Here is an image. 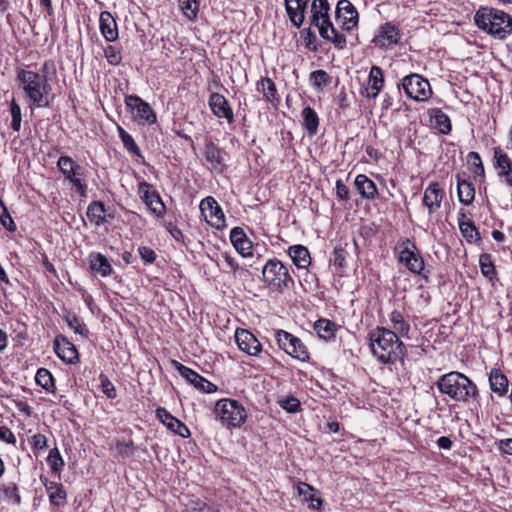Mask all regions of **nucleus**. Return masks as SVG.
Returning <instances> with one entry per match:
<instances>
[{
	"instance_id": "f257e3e1",
	"label": "nucleus",
	"mask_w": 512,
	"mask_h": 512,
	"mask_svg": "<svg viewBox=\"0 0 512 512\" xmlns=\"http://www.w3.org/2000/svg\"><path fill=\"white\" fill-rule=\"evenodd\" d=\"M370 348L374 356L383 363H394L399 357L405 355V346L396 335V332L376 327L369 333Z\"/></svg>"
},
{
	"instance_id": "f03ea898",
	"label": "nucleus",
	"mask_w": 512,
	"mask_h": 512,
	"mask_svg": "<svg viewBox=\"0 0 512 512\" xmlns=\"http://www.w3.org/2000/svg\"><path fill=\"white\" fill-rule=\"evenodd\" d=\"M435 384L442 394L457 402L469 403L470 400H476L479 396L476 384L469 377L457 371L441 375Z\"/></svg>"
},
{
	"instance_id": "7ed1b4c3",
	"label": "nucleus",
	"mask_w": 512,
	"mask_h": 512,
	"mask_svg": "<svg viewBox=\"0 0 512 512\" xmlns=\"http://www.w3.org/2000/svg\"><path fill=\"white\" fill-rule=\"evenodd\" d=\"M17 79L34 106L48 107L50 105L48 97L52 88L45 75H40V73L31 70L20 69L17 72Z\"/></svg>"
},
{
	"instance_id": "20e7f679",
	"label": "nucleus",
	"mask_w": 512,
	"mask_h": 512,
	"mask_svg": "<svg viewBox=\"0 0 512 512\" xmlns=\"http://www.w3.org/2000/svg\"><path fill=\"white\" fill-rule=\"evenodd\" d=\"M474 22L479 29L499 39H504L512 33L511 16L498 9L481 7L475 13Z\"/></svg>"
},
{
	"instance_id": "39448f33",
	"label": "nucleus",
	"mask_w": 512,
	"mask_h": 512,
	"mask_svg": "<svg viewBox=\"0 0 512 512\" xmlns=\"http://www.w3.org/2000/svg\"><path fill=\"white\" fill-rule=\"evenodd\" d=\"M263 280L279 292L294 286V279L288 268L278 259H270L262 269Z\"/></svg>"
},
{
	"instance_id": "423d86ee",
	"label": "nucleus",
	"mask_w": 512,
	"mask_h": 512,
	"mask_svg": "<svg viewBox=\"0 0 512 512\" xmlns=\"http://www.w3.org/2000/svg\"><path fill=\"white\" fill-rule=\"evenodd\" d=\"M214 412L227 427H240L246 421V411L242 404L233 399H220L215 404Z\"/></svg>"
},
{
	"instance_id": "0eeeda50",
	"label": "nucleus",
	"mask_w": 512,
	"mask_h": 512,
	"mask_svg": "<svg viewBox=\"0 0 512 512\" xmlns=\"http://www.w3.org/2000/svg\"><path fill=\"white\" fill-rule=\"evenodd\" d=\"M57 166L65 179L73 184L79 195L85 197L87 186L82 182L85 169L69 156H60L57 161Z\"/></svg>"
},
{
	"instance_id": "6e6552de",
	"label": "nucleus",
	"mask_w": 512,
	"mask_h": 512,
	"mask_svg": "<svg viewBox=\"0 0 512 512\" xmlns=\"http://www.w3.org/2000/svg\"><path fill=\"white\" fill-rule=\"evenodd\" d=\"M401 87L406 95L415 101H426L432 95L429 81L416 73L405 76L401 81Z\"/></svg>"
},
{
	"instance_id": "1a4fd4ad",
	"label": "nucleus",
	"mask_w": 512,
	"mask_h": 512,
	"mask_svg": "<svg viewBox=\"0 0 512 512\" xmlns=\"http://www.w3.org/2000/svg\"><path fill=\"white\" fill-rule=\"evenodd\" d=\"M125 104L132 113L133 119L141 125L153 124L156 122V115L150 105L139 96L128 95L125 97Z\"/></svg>"
},
{
	"instance_id": "9d476101",
	"label": "nucleus",
	"mask_w": 512,
	"mask_h": 512,
	"mask_svg": "<svg viewBox=\"0 0 512 512\" xmlns=\"http://www.w3.org/2000/svg\"><path fill=\"white\" fill-rule=\"evenodd\" d=\"M173 364L178 373L198 390L205 393H214L217 391V386L215 384L208 381L206 378L198 374L196 371L190 369L189 367L177 361H173Z\"/></svg>"
},
{
	"instance_id": "9b49d317",
	"label": "nucleus",
	"mask_w": 512,
	"mask_h": 512,
	"mask_svg": "<svg viewBox=\"0 0 512 512\" xmlns=\"http://www.w3.org/2000/svg\"><path fill=\"white\" fill-rule=\"evenodd\" d=\"M400 30L391 22H386L380 26L378 33L374 36L372 42L376 47L388 49L400 41Z\"/></svg>"
},
{
	"instance_id": "f8f14e48",
	"label": "nucleus",
	"mask_w": 512,
	"mask_h": 512,
	"mask_svg": "<svg viewBox=\"0 0 512 512\" xmlns=\"http://www.w3.org/2000/svg\"><path fill=\"white\" fill-rule=\"evenodd\" d=\"M200 210L210 225L216 228H221L225 225L224 213L213 197L208 196L203 199L200 203Z\"/></svg>"
},
{
	"instance_id": "ddd939ff",
	"label": "nucleus",
	"mask_w": 512,
	"mask_h": 512,
	"mask_svg": "<svg viewBox=\"0 0 512 512\" xmlns=\"http://www.w3.org/2000/svg\"><path fill=\"white\" fill-rule=\"evenodd\" d=\"M139 193L146 204V206L156 216L161 217L165 213V205L159 195V193L153 189V186L147 182H141L139 184Z\"/></svg>"
},
{
	"instance_id": "4468645a",
	"label": "nucleus",
	"mask_w": 512,
	"mask_h": 512,
	"mask_svg": "<svg viewBox=\"0 0 512 512\" xmlns=\"http://www.w3.org/2000/svg\"><path fill=\"white\" fill-rule=\"evenodd\" d=\"M336 18L342 20V28L352 30L358 24V12L349 0H340L336 7Z\"/></svg>"
},
{
	"instance_id": "2eb2a0df",
	"label": "nucleus",
	"mask_w": 512,
	"mask_h": 512,
	"mask_svg": "<svg viewBox=\"0 0 512 512\" xmlns=\"http://www.w3.org/2000/svg\"><path fill=\"white\" fill-rule=\"evenodd\" d=\"M235 341L239 349L250 356H257L262 351L259 340L246 329L238 328L236 330Z\"/></svg>"
},
{
	"instance_id": "dca6fc26",
	"label": "nucleus",
	"mask_w": 512,
	"mask_h": 512,
	"mask_svg": "<svg viewBox=\"0 0 512 512\" xmlns=\"http://www.w3.org/2000/svg\"><path fill=\"white\" fill-rule=\"evenodd\" d=\"M156 416L164 426H166L170 431L174 432L175 434L183 438H187L190 436V431L187 428V426L182 421L174 417L164 407H158L156 409Z\"/></svg>"
},
{
	"instance_id": "f3484780",
	"label": "nucleus",
	"mask_w": 512,
	"mask_h": 512,
	"mask_svg": "<svg viewBox=\"0 0 512 512\" xmlns=\"http://www.w3.org/2000/svg\"><path fill=\"white\" fill-rule=\"evenodd\" d=\"M384 75L379 66L373 65L370 69L367 87L361 90V95L366 98H376L384 87Z\"/></svg>"
},
{
	"instance_id": "a211bd4d",
	"label": "nucleus",
	"mask_w": 512,
	"mask_h": 512,
	"mask_svg": "<svg viewBox=\"0 0 512 512\" xmlns=\"http://www.w3.org/2000/svg\"><path fill=\"white\" fill-rule=\"evenodd\" d=\"M54 350L58 357L66 363L74 364L79 360V354L75 345L64 336H57L55 338Z\"/></svg>"
},
{
	"instance_id": "6ab92c4d",
	"label": "nucleus",
	"mask_w": 512,
	"mask_h": 512,
	"mask_svg": "<svg viewBox=\"0 0 512 512\" xmlns=\"http://www.w3.org/2000/svg\"><path fill=\"white\" fill-rule=\"evenodd\" d=\"M329 10L330 6L328 0H313L310 9V25L319 29L321 25L327 26L330 24Z\"/></svg>"
},
{
	"instance_id": "aec40b11",
	"label": "nucleus",
	"mask_w": 512,
	"mask_h": 512,
	"mask_svg": "<svg viewBox=\"0 0 512 512\" xmlns=\"http://www.w3.org/2000/svg\"><path fill=\"white\" fill-rule=\"evenodd\" d=\"M208 103L211 111L216 117L225 118L229 123L233 121V111L223 95L219 93H212L209 97Z\"/></svg>"
},
{
	"instance_id": "412c9836",
	"label": "nucleus",
	"mask_w": 512,
	"mask_h": 512,
	"mask_svg": "<svg viewBox=\"0 0 512 512\" xmlns=\"http://www.w3.org/2000/svg\"><path fill=\"white\" fill-rule=\"evenodd\" d=\"M46 488L50 503L56 507H63L67 503V493L61 483L49 481L46 477H40Z\"/></svg>"
},
{
	"instance_id": "4be33fe9",
	"label": "nucleus",
	"mask_w": 512,
	"mask_h": 512,
	"mask_svg": "<svg viewBox=\"0 0 512 512\" xmlns=\"http://www.w3.org/2000/svg\"><path fill=\"white\" fill-rule=\"evenodd\" d=\"M310 0H285L286 11L290 21L300 28L305 20V11Z\"/></svg>"
},
{
	"instance_id": "5701e85b",
	"label": "nucleus",
	"mask_w": 512,
	"mask_h": 512,
	"mask_svg": "<svg viewBox=\"0 0 512 512\" xmlns=\"http://www.w3.org/2000/svg\"><path fill=\"white\" fill-rule=\"evenodd\" d=\"M444 196L443 190L439 187L437 182H432L425 189L423 195V204L428 208L429 213L434 212L440 208Z\"/></svg>"
},
{
	"instance_id": "b1692460",
	"label": "nucleus",
	"mask_w": 512,
	"mask_h": 512,
	"mask_svg": "<svg viewBox=\"0 0 512 512\" xmlns=\"http://www.w3.org/2000/svg\"><path fill=\"white\" fill-rule=\"evenodd\" d=\"M204 157L212 170H219L225 166L223 151L211 140L205 142Z\"/></svg>"
},
{
	"instance_id": "393cba45",
	"label": "nucleus",
	"mask_w": 512,
	"mask_h": 512,
	"mask_svg": "<svg viewBox=\"0 0 512 512\" xmlns=\"http://www.w3.org/2000/svg\"><path fill=\"white\" fill-rule=\"evenodd\" d=\"M230 241L235 249L244 257L251 254L252 242L240 227H234L230 232Z\"/></svg>"
},
{
	"instance_id": "a878e982",
	"label": "nucleus",
	"mask_w": 512,
	"mask_h": 512,
	"mask_svg": "<svg viewBox=\"0 0 512 512\" xmlns=\"http://www.w3.org/2000/svg\"><path fill=\"white\" fill-rule=\"evenodd\" d=\"M399 260L401 263H404L412 273L421 274L424 270L422 257L407 247L400 251Z\"/></svg>"
},
{
	"instance_id": "bb28decb",
	"label": "nucleus",
	"mask_w": 512,
	"mask_h": 512,
	"mask_svg": "<svg viewBox=\"0 0 512 512\" xmlns=\"http://www.w3.org/2000/svg\"><path fill=\"white\" fill-rule=\"evenodd\" d=\"M319 34L324 40L332 42L335 48L339 50L346 47L347 40L345 35L339 33L333 26L332 22L327 26L321 25V27H319Z\"/></svg>"
},
{
	"instance_id": "cd10ccee",
	"label": "nucleus",
	"mask_w": 512,
	"mask_h": 512,
	"mask_svg": "<svg viewBox=\"0 0 512 512\" xmlns=\"http://www.w3.org/2000/svg\"><path fill=\"white\" fill-rule=\"evenodd\" d=\"M354 184L362 198L374 200L378 194L375 183L364 174L356 176Z\"/></svg>"
},
{
	"instance_id": "c85d7f7f",
	"label": "nucleus",
	"mask_w": 512,
	"mask_h": 512,
	"mask_svg": "<svg viewBox=\"0 0 512 512\" xmlns=\"http://www.w3.org/2000/svg\"><path fill=\"white\" fill-rule=\"evenodd\" d=\"M100 30L108 42H113L118 38L117 23L107 11L100 15Z\"/></svg>"
},
{
	"instance_id": "c756f323",
	"label": "nucleus",
	"mask_w": 512,
	"mask_h": 512,
	"mask_svg": "<svg viewBox=\"0 0 512 512\" xmlns=\"http://www.w3.org/2000/svg\"><path fill=\"white\" fill-rule=\"evenodd\" d=\"M489 383L491 390L499 396L505 395L508 391L509 381L500 369H491Z\"/></svg>"
},
{
	"instance_id": "7c9ffc66",
	"label": "nucleus",
	"mask_w": 512,
	"mask_h": 512,
	"mask_svg": "<svg viewBox=\"0 0 512 512\" xmlns=\"http://www.w3.org/2000/svg\"><path fill=\"white\" fill-rule=\"evenodd\" d=\"M292 262L298 268H307L311 263L309 250L303 245H293L288 249Z\"/></svg>"
},
{
	"instance_id": "2f4dec72",
	"label": "nucleus",
	"mask_w": 512,
	"mask_h": 512,
	"mask_svg": "<svg viewBox=\"0 0 512 512\" xmlns=\"http://www.w3.org/2000/svg\"><path fill=\"white\" fill-rule=\"evenodd\" d=\"M457 194L459 201L464 205H470L475 197V189L471 182L457 175Z\"/></svg>"
},
{
	"instance_id": "473e14b6",
	"label": "nucleus",
	"mask_w": 512,
	"mask_h": 512,
	"mask_svg": "<svg viewBox=\"0 0 512 512\" xmlns=\"http://www.w3.org/2000/svg\"><path fill=\"white\" fill-rule=\"evenodd\" d=\"M339 326L326 318H321L314 323V330L321 339L329 341L335 337Z\"/></svg>"
},
{
	"instance_id": "72a5a7b5",
	"label": "nucleus",
	"mask_w": 512,
	"mask_h": 512,
	"mask_svg": "<svg viewBox=\"0 0 512 512\" xmlns=\"http://www.w3.org/2000/svg\"><path fill=\"white\" fill-rule=\"evenodd\" d=\"M90 268L102 277L111 275L113 269L108 259L101 253H92L89 257Z\"/></svg>"
},
{
	"instance_id": "f704fd0d",
	"label": "nucleus",
	"mask_w": 512,
	"mask_h": 512,
	"mask_svg": "<svg viewBox=\"0 0 512 512\" xmlns=\"http://www.w3.org/2000/svg\"><path fill=\"white\" fill-rule=\"evenodd\" d=\"M389 319L392 323V332H396L398 337H408L410 324L404 319V316L400 311H392L390 313Z\"/></svg>"
},
{
	"instance_id": "c9c22d12",
	"label": "nucleus",
	"mask_w": 512,
	"mask_h": 512,
	"mask_svg": "<svg viewBox=\"0 0 512 512\" xmlns=\"http://www.w3.org/2000/svg\"><path fill=\"white\" fill-rule=\"evenodd\" d=\"M303 127L308 131L310 135L316 134L319 126V117L315 110L310 106L305 107L302 110Z\"/></svg>"
},
{
	"instance_id": "e433bc0d",
	"label": "nucleus",
	"mask_w": 512,
	"mask_h": 512,
	"mask_svg": "<svg viewBox=\"0 0 512 512\" xmlns=\"http://www.w3.org/2000/svg\"><path fill=\"white\" fill-rule=\"evenodd\" d=\"M458 225L462 236L467 242L472 243L481 239L475 224L471 220H461V218H458Z\"/></svg>"
},
{
	"instance_id": "4c0bfd02",
	"label": "nucleus",
	"mask_w": 512,
	"mask_h": 512,
	"mask_svg": "<svg viewBox=\"0 0 512 512\" xmlns=\"http://www.w3.org/2000/svg\"><path fill=\"white\" fill-rule=\"evenodd\" d=\"M87 217L97 226L105 221V206L100 201H94L87 208Z\"/></svg>"
},
{
	"instance_id": "58836bf2",
	"label": "nucleus",
	"mask_w": 512,
	"mask_h": 512,
	"mask_svg": "<svg viewBox=\"0 0 512 512\" xmlns=\"http://www.w3.org/2000/svg\"><path fill=\"white\" fill-rule=\"evenodd\" d=\"M493 151L495 168L499 170L498 175L501 176V173L504 171L512 170V160L509 158L507 153H505L500 147H495Z\"/></svg>"
},
{
	"instance_id": "ea45409f",
	"label": "nucleus",
	"mask_w": 512,
	"mask_h": 512,
	"mask_svg": "<svg viewBox=\"0 0 512 512\" xmlns=\"http://www.w3.org/2000/svg\"><path fill=\"white\" fill-rule=\"evenodd\" d=\"M299 495H303L304 499L309 502V507L312 509H319V507L322 505V500L320 498L315 497L314 495V489L306 484V483H299L297 486Z\"/></svg>"
},
{
	"instance_id": "a19ab883",
	"label": "nucleus",
	"mask_w": 512,
	"mask_h": 512,
	"mask_svg": "<svg viewBox=\"0 0 512 512\" xmlns=\"http://www.w3.org/2000/svg\"><path fill=\"white\" fill-rule=\"evenodd\" d=\"M288 355L300 361L309 360V352L307 350V347L299 338L295 337L294 335L292 336V345Z\"/></svg>"
},
{
	"instance_id": "79ce46f5",
	"label": "nucleus",
	"mask_w": 512,
	"mask_h": 512,
	"mask_svg": "<svg viewBox=\"0 0 512 512\" xmlns=\"http://www.w3.org/2000/svg\"><path fill=\"white\" fill-rule=\"evenodd\" d=\"M35 380L47 392H55L54 378L47 369L40 368L36 373Z\"/></svg>"
},
{
	"instance_id": "37998d69",
	"label": "nucleus",
	"mask_w": 512,
	"mask_h": 512,
	"mask_svg": "<svg viewBox=\"0 0 512 512\" xmlns=\"http://www.w3.org/2000/svg\"><path fill=\"white\" fill-rule=\"evenodd\" d=\"M435 127L441 134L447 135L451 131V121L449 116L441 109H436L433 115Z\"/></svg>"
},
{
	"instance_id": "c03bdc74",
	"label": "nucleus",
	"mask_w": 512,
	"mask_h": 512,
	"mask_svg": "<svg viewBox=\"0 0 512 512\" xmlns=\"http://www.w3.org/2000/svg\"><path fill=\"white\" fill-rule=\"evenodd\" d=\"M179 7L185 17L194 20L199 12V0H179Z\"/></svg>"
},
{
	"instance_id": "a18cd8bd",
	"label": "nucleus",
	"mask_w": 512,
	"mask_h": 512,
	"mask_svg": "<svg viewBox=\"0 0 512 512\" xmlns=\"http://www.w3.org/2000/svg\"><path fill=\"white\" fill-rule=\"evenodd\" d=\"M117 130L124 147L132 154L136 156H141L140 148L134 141L133 137L128 132H126L121 126H118Z\"/></svg>"
},
{
	"instance_id": "49530a36",
	"label": "nucleus",
	"mask_w": 512,
	"mask_h": 512,
	"mask_svg": "<svg viewBox=\"0 0 512 512\" xmlns=\"http://www.w3.org/2000/svg\"><path fill=\"white\" fill-rule=\"evenodd\" d=\"M467 160L470 165V171L477 177H483L484 176V166L481 160V157L479 153L477 152H469L467 155Z\"/></svg>"
},
{
	"instance_id": "de8ad7c7",
	"label": "nucleus",
	"mask_w": 512,
	"mask_h": 512,
	"mask_svg": "<svg viewBox=\"0 0 512 512\" xmlns=\"http://www.w3.org/2000/svg\"><path fill=\"white\" fill-rule=\"evenodd\" d=\"M479 265L481 272L485 277L492 279L496 275L495 267L490 254H481L479 258Z\"/></svg>"
},
{
	"instance_id": "09e8293b",
	"label": "nucleus",
	"mask_w": 512,
	"mask_h": 512,
	"mask_svg": "<svg viewBox=\"0 0 512 512\" xmlns=\"http://www.w3.org/2000/svg\"><path fill=\"white\" fill-rule=\"evenodd\" d=\"M47 462L49 463L51 470L55 473H59L65 465L64 460L56 447L49 451Z\"/></svg>"
},
{
	"instance_id": "8fccbe9b",
	"label": "nucleus",
	"mask_w": 512,
	"mask_h": 512,
	"mask_svg": "<svg viewBox=\"0 0 512 512\" xmlns=\"http://www.w3.org/2000/svg\"><path fill=\"white\" fill-rule=\"evenodd\" d=\"M292 336L293 334L284 330H277L275 332V338L279 348H281L287 354L289 353L292 345Z\"/></svg>"
},
{
	"instance_id": "3c124183",
	"label": "nucleus",
	"mask_w": 512,
	"mask_h": 512,
	"mask_svg": "<svg viewBox=\"0 0 512 512\" xmlns=\"http://www.w3.org/2000/svg\"><path fill=\"white\" fill-rule=\"evenodd\" d=\"M310 81L313 86L321 88L328 85L331 82V78L328 73L324 70H315L310 74Z\"/></svg>"
},
{
	"instance_id": "603ef678",
	"label": "nucleus",
	"mask_w": 512,
	"mask_h": 512,
	"mask_svg": "<svg viewBox=\"0 0 512 512\" xmlns=\"http://www.w3.org/2000/svg\"><path fill=\"white\" fill-rule=\"evenodd\" d=\"M104 54H105V57H106L108 63L113 66L119 65L122 61L120 48L115 45H108L104 49Z\"/></svg>"
},
{
	"instance_id": "864d4df0",
	"label": "nucleus",
	"mask_w": 512,
	"mask_h": 512,
	"mask_svg": "<svg viewBox=\"0 0 512 512\" xmlns=\"http://www.w3.org/2000/svg\"><path fill=\"white\" fill-rule=\"evenodd\" d=\"M0 223L9 231H16V224L9 214L6 205L3 203L0 205Z\"/></svg>"
},
{
	"instance_id": "5fc2aeb1",
	"label": "nucleus",
	"mask_w": 512,
	"mask_h": 512,
	"mask_svg": "<svg viewBox=\"0 0 512 512\" xmlns=\"http://www.w3.org/2000/svg\"><path fill=\"white\" fill-rule=\"evenodd\" d=\"M10 112L12 116L11 127L14 131L18 132L21 127V108L14 99L10 104Z\"/></svg>"
},
{
	"instance_id": "6e6d98bb",
	"label": "nucleus",
	"mask_w": 512,
	"mask_h": 512,
	"mask_svg": "<svg viewBox=\"0 0 512 512\" xmlns=\"http://www.w3.org/2000/svg\"><path fill=\"white\" fill-rule=\"evenodd\" d=\"M260 83L266 99L268 101L275 100L277 94L275 83L270 78L267 77L263 78Z\"/></svg>"
},
{
	"instance_id": "4d7b16f0",
	"label": "nucleus",
	"mask_w": 512,
	"mask_h": 512,
	"mask_svg": "<svg viewBox=\"0 0 512 512\" xmlns=\"http://www.w3.org/2000/svg\"><path fill=\"white\" fill-rule=\"evenodd\" d=\"M68 326L74 330L75 333L82 335L83 337H88L89 331L85 327V325L81 324L78 317L76 315H72L66 318Z\"/></svg>"
},
{
	"instance_id": "13d9d810",
	"label": "nucleus",
	"mask_w": 512,
	"mask_h": 512,
	"mask_svg": "<svg viewBox=\"0 0 512 512\" xmlns=\"http://www.w3.org/2000/svg\"><path fill=\"white\" fill-rule=\"evenodd\" d=\"M280 406L289 413H295L300 410V401L293 397H286L279 401Z\"/></svg>"
},
{
	"instance_id": "bf43d9fd",
	"label": "nucleus",
	"mask_w": 512,
	"mask_h": 512,
	"mask_svg": "<svg viewBox=\"0 0 512 512\" xmlns=\"http://www.w3.org/2000/svg\"><path fill=\"white\" fill-rule=\"evenodd\" d=\"M3 493L6 499L12 501L13 503L19 505L21 503V497L18 494V489L16 484L10 483L3 488Z\"/></svg>"
},
{
	"instance_id": "052dcab7",
	"label": "nucleus",
	"mask_w": 512,
	"mask_h": 512,
	"mask_svg": "<svg viewBox=\"0 0 512 512\" xmlns=\"http://www.w3.org/2000/svg\"><path fill=\"white\" fill-rule=\"evenodd\" d=\"M101 380V389L102 392L107 396L109 399L116 398V389L113 383L104 375L100 376Z\"/></svg>"
},
{
	"instance_id": "680f3d73",
	"label": "nucleus",
	"mask_w": 512,
	"mask_h": 512,
	"mask_svg": "<svg viewBox=\"0 0 512 512\" xmlns=\"http://www.w3.org/2000/svg\"><path fill=\"white\" fill-rule=\"evenodd\" d=\"M302 37L304 39V42H305V47L311 51H314L316 52L318 50V47L317 45L314 44V42L316 41V36L315 34L310 30V28L308 29H304L302 31Z\"/></svg>"
},
{
	"instance_id": "e2e57ef3",
	"label": "nucleus",
	"mask_w": 512,
	"mask_h": 512,
	"mask_svg": "<svg viewBox=\"0 0 512 512\" xmlns=\"http://www.w3.org/2000/svg\"><path fill=\"white\" fill-rule=\"evenodd\" d=\"M346 251L341 247H336L333 251V265L339 268L344 267L346 261Z\"/></svg>"
},
{
	"instance_id": "0e129e2a",
	"label": "nucleus",
	"mask_w": 512,
	"mask_h": 512,
	"mask_svg": "<svg viewBox=\"0 0 512 512\" xmlns=\"http://www.w3.org/2000/svg\"><path fill=\"white\" fill-rule=\"evenodd\" d=\"M116 449L122 456L131 457L134 453L133 442L119 441L116 444Z\"/></svg>"
},
{
	"instance_id": "69168bd1",
	"label": "nucleus",
	"mask_w": 512,
	"mask_h": 512,
	"mask_svg": "<svg viewBox=\"0 0 512 512\" xmlns=\"http://www.w3.org/2000/svg\"><path fill=\"white\" fill-rule=\"evenodd\" d=\"M139 254L145 264H151L156 259V253L150 247H146V246L140 247Z\"/></svg>"
},
{
	"instance_id": "338daca9",
	"label": "nucleus",
	"mask_w": 512,
	"mask_h": 512,
	"mask_svg": "<svg viewBox=\"0 0 512 512\" xmlns=\"http://www.w3.org/2000/svg\"><path fill=\"white\" fill-rule=\"evenodd\" d=\"M0 440L13 445L17 441L13 432L6 426H0Z\"/></svg>"
},
{
	"instance_id": "774afa93",
	"label": "nucleus",
	"mask_w": 512,
	"mask_h": 512,
	"mask_svg": "<svg viewBox=\"0 0 512 512\" xmlns=\"http://www.w3.org/2000/svg\"><path fill=\"white\" fill-rule=\"evenodd\" d=\"M32 446L34 449L36 450H43L46 448L47 446V438L45 435L43 434H35L33 437H32Z\"/></svg>"
}]
</instances>
